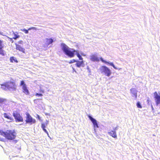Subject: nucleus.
I'll return each mask as SVG.
<instances>
[{
	"mask_svg": "<svg viewBox=\"0 0 160 160\" xmlns=\"http://www.w3.org/2000/svg\"><path fill=\"white\" fill-rule=\"evenodd\" d=\"M53 42V40L51 38H47L46 44L48 46L50 44H51Z\"/></svg>",
	"mask_w": 160,
	"mask_h": 160,
	"instance_id": "17",
	"label": "nucleus"
},
{
	"mask_svg": "<svg viewBox=\"0 0 160 160\" xmlns=\"http://www.w3.org/2000/svg\"><path fill=\"white\" fill-rule=\"evenodd\" d=\"M42 98H41L34 99V103H37L38 100H42Z\"/></svg>",
	"mask_w": 160,
	"mask_h": 160,
	"instance_id": "28",
	"label": "nucleus"
},
{
	"mask_svg": "<svg viewBox=\"0 0 160 160\" xmlns=\"http://www.w3.org/2000/svg\"><path fill=\"white\" fill-rule=\"evenodd\" d=\"M2 41L0 40V54L2 56H4L5 54L4 53V51L2 50L3 46L2 44Z\"/></svg>",
	"mask_w": 160,
	"mask_h": 160,
	"instance_id": "13",
	"label": "nucleus"
},
{
	"mask_svg": "<svg viewBox=\"0 0 160 160\" xmlns=\"http://www.w3.org/2000/svg\"><path fill=\"white\" fill-rule=\"evenodd\" d=\"M0 135L5 137L8 140H12L16 138L17 134L13 130H7L6 132L0 130Z\"/></svg>",
	"mask_w": 160,
	"mask_h": 160,
	"instance_id": "2",
	"label": "nucleus"
},
{
	"mask_svg": "<svg viewBox=\"0 0 160 160\" xmlns=\"http://www.w3.org/2000/svg\"><path fill=\"white\" fill-rule=\"evenodd\" d=\"M21 31L24 32L26 34H28V31L29 30H27L25 29H21Z\"/></svg>",
	"mask_w": 160,
	"mask_h": 160,
	"instance_id": "22",
	"label": "nucleus"
},
{
	"mask_svg": "<svg viewBox=\"0 0 160 160\" xmlns=\"http://www.w3.org/2000/svg\"><path fill=\"white\" fill-rule=\"evenodd\" d=\"M10 61L11 62H18L17 60H16L15 59V58L13 57H10Z\"/></svg>",
	"mask_w": 160,
	"mask_h": 160,
	"instance_id": "19",
	"label": "nucleus"
},
{
	"mask_svg": "<svg viewBox=\"0 0 160 160\" xmlns=\"http://www.w3.org/2000/svg\"><path fill=\"white\" fill-rule=\"evenodd\" d=\"M100 60L102 62L105 63L107 65H109L110 66H112L115 69H117V68L115 66L112 62L106 61L105 60H103L102 57L100 58Z\"/></svg>",
	"mask_w": 160,
	"mask_h": 160,
	"instance_id": "9",
	"label": "nucleus"
},
{
	"mask_svg": "<svg viewBox=\"0 0 160 160\" xmlns=\"http://www.w3.org/2000/svg\"><path fill=\"white\" fill-rule=\"evenodd\" d=\"M100 70L102 74L108 77H109L112 73L110 69L105 66H101L100 68Z\"/></svg>",
	"mask_w": 160,
	"mask_h": 160,
	"instance_id": "3",
	"label": "nucleus"
},
{
	"mask_svg": "<svg viewBox=\"0 0 160 160\" xmlns=\"http://www.w3.org/2000/svg\"><path fill=\"white\" fill-rule=\"evenodd\" d=\"M37 117H36V118H38V119L39 120V121H41V118L40 117V116L38 114H37Z\"/></svg>",
	"mask_w": 160,
	"mask_h": 160,
	"instance_id": "30",
	"label": "nucleus"
},
{
	"mask_svg": "<svg viewBox=\"0 0 160 160\" xmlns=\"http://www.w3.org/2000/svg\"><path fill=\"white\" fill-rule=\"evenodd\" d=\"M11 41L12 43H13V41L12 40V38H11Z\"/></svg>",
	"mask_w": 160,
	"mask_h": 160,
	"instance_id": "38",
	"label": "nucleus"
},
{
	"mask_svg": "<svg viewBox=\"0 0 160 160\" xmlns=\"http://www.w3.org/2000/svg\"><path fill=\"white\" fill-rule=\"evenodd\" d=\"M4 102V100L2 98H0V102Z\"/></svg>",
	"mask_w": 160,
	"mask_h": 160,
	"instance_id": "33",
	"label": "nucleus"
},
{
	"mask_svg": "<svg viewBox=\"0 0 160 160\" xmlns=\"http://www.w3.org/2000/svg\"><path fill=\"white\" fill-rule=\"evenodd\" d=\"M118 126L116 127L115 128H113V131H115V132H116V131L118 130Z\"/></svg>",
	"mask_w": 160,
	"mask_h": 160,
	"instance_id": "29",
	"label": "nucleus"
},
{
	"mask_svg": "<svg viewBox=\"0 0 160 160\" xmlns=\"http://www.w3.org/2000/svg\"><path fill=\"white\" fill-rule=\"evenodd\" d=\"M5 141V139L3 138H1L0 137V141L4 142Z\"/></svg>",
	"mask_w": 160,
	"mask_h": 160,
	"instance_id": "31",
	"label": "nucleus"
},
{
	"mask_svg": "<svg viewBox=\"0 0 160 160\" xmlns=\"http://www.w3.org/2000/svg\"><path fill=\"white\" fill-rule=\"evenodd\" d=\"M61 47L64 53L69 57L70 58L73 57L76 54L80 60H82L83 58L78 51L73 49L70 48L64 43H61Z\"/></svg>",
	"mask_w": 160,
	"mask_h": 160,
	"instance_id": "1",
	"label": "nucleus"
},
{
	"mask_svg": "<svg viewBox=\"0 0 160 160\" xmlns=\"http://www.w3.org/2000/svg\"><path fill=\"white\" fill-rule=\"evenodd\" d=\"M35 95L36 96H38V97H42L43 96V95L41 93H36L35 94Z\"/></svg>",
	"mask_w": 160,
	"mask_h": 160,
	"instance_id": "25",
	"label": "nucleus"
},
{
	"mask_svg": "<svg viewBox=\"0 0 160 160\" xmlns=\"http://www.w3.org/2000/svg\"><path fill=\"white\" fill-rule=\"evenodd\" d=\"M12 115L16 122H22L23 121V118L20 115V113L17 111L14 112L12 113Z\"/></svg>",
	"mask_w": 160,
	"mask_h": 160,
	"instance_id": "4",
	"label": "nucleus"
},
{
	"mask_svg": "<svg viewBox=\"0 0 160 160\" xmlns=\"http://www.w3.org/2000/svg\"><path fill=\"white\" fill-rule=\"evenodd\" d=\"M2 33H3V32L0 31V34L1 35H2Z\"/></svg>",
	"mask_w": 160,
	"mask_h": 160,
	"instance_id": "39",
	"label": "nucleus"
},
{
	"mask_svg": "<svg viewBox=\"0 0 160 160\" xmlns=\"http://www.w3.org/2000/svg\"><path fill=\"white\" fill-rule=\"evenodd\" d=\"M87 69H88V70L89 71V72H90V70L89 69V68L88 67H88H87Z\"/></svg>",
	"mask_w": 160,
	"mask_h": 160,
	"instance_id": "37",
	"label": "nucleus"
},
{
	"mask_svg": "<svg viewBox=\"0 0 160 160\" xmlns=\"http://www.w3.org/2000/svg\"><path fill=\"white\" fill-rule=\"evenodd\" d=\"M16 46V49L19 50L20 51L22 52H24L25 49L21 47L20 45L17 44H15Z\"/></svg>",
	"mask_w": 160,
	"mask_h": 160,
	"instance_id": "16",
	"label": "nucleus"
},
{
	"mask_svg": "<svg viewBox=\"0 0 160 160\" xmlns=\"http://www.w3.org/2000/svg\"><path fill=\"white\" fill-rule=\"evenodd\" d=\"M40 92H42V93H43L44 92V90L43 89H41V88L40 89Z\"/></svg>",
	"mask_w": 160,
	"mask_h": 160,
	"instance_id": "32",
	"label": "nucleus"
},
{
	"mask_svg": "<svg viewBox=\"0 0 160 160\" xmlns=\"http://www.w3.org/2000/svg\"><path fill=\"white\" fill-rule=\"evenodd\" d=\"M91 60L93 62H98L99 61L98 58L95 55H93L91 56Z\"/></svg>",
	"mask_w": 160,
	"mask_h": 160,
	"instance_id": "15",
	"label": "nucleus"
},
{
	"mask_svg": "<svg viewBox=\"0 0 160 160\" xmlns=\"http://www.w3.org/2000/svg\"><path fill=\"white\" fill-rule=\"evenodd\" d=\"M138 91L137 90L134 88H132L130 89V92L132 94V97H135V98H137V93Z\"/></svg>",
	"mask_w": 160,
	"mask_h": 160,
	"instance_id": "10",
	"label": "nucleus"
},
{
	"mask_svg": "<svg viewBox=\"0 0 160 160\" xmlns=\"http://www.w3.org/2000/svg\"><path fill=\"white\" fill-rule=\"evenodd\" d=\"M7 84L8 90H15V84L13 82H7Z\"/></svg>",
	"mask_w": 160,
	"mask_h": 160,
	"instance_id": "8",
	"label": "nucleus"
},
{
	"mask_svg": "<svg viewBox=\"0 0 160 160\" xmlns=\"http://www.w3.org/2000/svg\"><path fill=\"white\" fill-rule=\"evenodd\" d=\"M88 117L93 124L94 128V132H96V129L95 128H99V126L98 125L97 121L90 115H88Z\"/></svg>",
	"mask_w": 160,
	"mask_h": 160,
	"instance_id": "7",
	"label": "nucleus"
},
{
	"mask_svg": "<svg viewBox=\"0 0 160 160\" xmlns=\"http://www.w3.org/2000/svg\"><path fill=\"white\" fill-rule=\"evenodd\" d=\"M48 123H46L45 124L44 123H42L41 124V128L42 129L45 128H46V126H47Z\"/></svg>",
	"mask_w": 160,
	"mask_h": 160,
	"instance_id": "21",
	"label": "nucleus"
},
{
	"mask_svg": "<svg viewBox=\"0 0 160 160\" xmlns=\"http://www.w3.org/2000/svg\"><path fill=\"white\" fill-rule=\"evenodd\" d=\"M158 114H160V112H158Z\"/></svg>",
	"mask_w": 160,
	"mask_h": 160,
	"instance_id": "40",
	"label": "nucleus"
},
{
	"mask_svg": "<svg viewBox=\"0 0 160 160\" xmlns=\"http://www.w3.org/2000/svg\"><path fill=\"white\" fill-rule=\"evenodd\" d=\"M151 108H152V111L153 112H154V108H153L152 105H151Z\"/></svg>",
	"mask_w": 160,
	"mask_h": 160,
	"instance_id": "36",
	"label": "nucleus"
},
{
	"mask_svg": "<svg viewBox=\"0 0 160 160\" xmlns=\"http://www.w3.org/2000/svg\"><path fill=\"white\" fill-rule=\"evenodd\" d=\"M42 129L43 130V131L47 134V135H48V137H49V134H48V131H47V130L45 128H43Z\"/></svg>",
	"mask_w": 160,
	"mask_h": 160,
	"instance_id": "27",
	"label": "nucleus"
},
{
	"mask_svg": "<svg viewBox=\"0 0 160 160\" xmlns=\"http://www.w3.org/2000/svg\"><path fill=\"white\" fill-rule=\"evenodd\" d=\"M22 43H23V41H19V42H18V43L19 44H22Z\"/></svg>",
	"mask_w": 160,
	"mask_h": 160,
	"instance_id": "34",
	"label": "nucleus"
},
{
	"mask_svg": "<svg viewBox=\"0 0 160 160\" xmlns=\"http://www.w3.org/2000/svg\"><path fill=\"white\" fill-rule=\"evenodd\" d=\"M26 118L25 121L26 123L32 125L33 123H35L36 122L35 119L32 118L30 114L28 113L26 114Z\"/></svg>",
	"mask_w": 160,
	"mask_h": 160,
	"instance_id": "5",
	"label": "nucleus"
},
{
	"mask_svg": "<svg viewBox=\"0 0 160 160\" xmlns=\"http://www.w3.org/2000/svg\"><path fill=\"white\" fill-rule=\"evenodd\" d=\"M137 106L138 108H142V106L140 102H138L137 103Z\"/></svg>",
	"mask_w": 160,
	"mask_h": 160,
	"instance_id": "20",
	"label": "nucleus"
},
{
	"mask_svg": "<svg viewBox=\"0 0 160 160\" xmlns=\"http://www.w3.org/2000/svg\"><path fill=\"white\" fill-rule=\"evenodd\" d=\"M20 85L22 87L23 92L26 95H29V92L28 90V89L27 85L24 81L22 80L21 81Z\"/></svg>",
	"mask_w": 160,
	"mask_h": 160,
	"instance_id": "6",
	"label": "nucleus"
},
{
	"mask_svg": "<svg viewBox=\"0 0 160 160\" xmlns=\"http://www.w3.org/2000/svg\"><path fill=\"white\" fill-rule=\"evenodd\" d=\"M76 63L75 64V65H76L77 67L79 68L81 66L83 67H84V64L83 61L82 60L81 61H77Z\"/></svg>",
	"mask_w": 160,
	"mask_h": 160,
	"instance_id": "11",
	"label": "nucleus"
},
{
	"mask_svg": "<svg viewBox=\"0 0 160 160\" xmlns=\"http://www.w3.org/2000/svg\"><path fill=\"white\" fill-rule=\"evenodd\" d=\"M72 69H73V72H77L75 70V69H74V68H73V67H72Z\"/></svg>",
	"mask_w": 160,
	"mask_h": 160,
	"instance_id": "35",
	"label": "nucleus"
},
{
	"mask_svg": "<svg viewBox=\"0 0 160 160\" xmlns=\"http://www.w3.org/2000/svg\"><path fill=\"white\" fill-rule=\"evenodd\" d=\"M37 30V28L36 27H32L31 28H30L28 29V30Z\"/></svg>",
	"mask_w": 160,
	"mask_h": 160,
	"instance_id": "24",
	"label": "nucleus"
},
{
	"mask_svg": "<svg viewBox=\"0 0 160 160\" xmlns=\"http://www.w3.org/2000/svg\"><path fill=\"white\" fill-rule=\"evenodd\" d=\"M1 88L5 90H8L7 82L3 84H1Z\"/></svg>",
	"mask_w": 160,
	"mask_h": 160,
	"instance_id": "18",
	"label": "nucleus"
},
{
	"mask_svg": "<svg viewBox=\"0 0 160 160\" xmlns=\"http://www.w3.org/2000/svg\"><path fill=\"white\" fill-rule=\"evenodd\" d=\"M108 133L110 136L114 138H116L117 137L116 132H115V131H113V130H112L110 132H108Z\"/></svg>",
	"mask_w": 160,
	"mask_h": 160,
	"instance_id": "14",
	"label": "nucleus"
},
{
	"mask_svg": "<svg viewBox=\"0 0 160 160\" xmlns=\"http://www.w3.org/2000/svg\"><path fill=\"white\" fill-rule=\"evenodd\" d=\"M3 116L5 118L10 120L11 121L13 120V118L11 116V114L10 113H4L3 114Z\"/></svg>",
	"mask_w": 160,
	"mask_h": 160,
	"instance_id": "12",
	"label": "nucleus"
},
{
	"mask_svg": "<svg viewBox=\"0 0 160 160\" xmlns=\"http://www.w3.org/2000/svg\"><path fill=\"white\" fill-rule=\"evenodd\" d=\"M77 62V60L75 59H73L71 60L70 62H69V63H72L75 62Z\"/></svg>",
	"mask_w": 160,
	"mask_h": 160,
	"instance_id": "26",
	"label": "nucleus"
},
{
	"mask_svg": "<svg viewBox=\"0 0 160 160\" xmlns=\"http://www.w3.org/2000/svg\"><path fill=\"white\" fill-rule=\"evenodd\" d=\"M14 37L13 38L15 40L16 39H17L19 37V35H17L15 34H14Z\"/></svg>",
	"mask_w": 160,
	"mask_h": 160,
	"instance_id": "23",
	"label": "nucleus"
}]
</instances>
